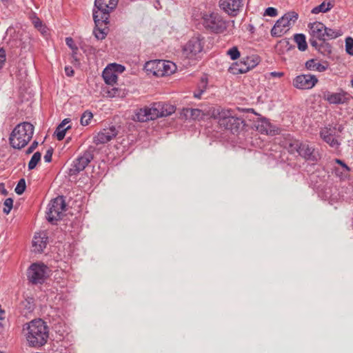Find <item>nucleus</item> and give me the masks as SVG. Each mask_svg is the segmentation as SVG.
I'll return each instance as SVG.
<instances>
[{
	"instance_id": "2",
	"label": "nucleus",
	"mask_w": 353,
	"mask_h": 353,
	"mask_svg": "<svg viewBox=\"0 0 353 353\" xmlns=\"http://www.w3.org/2000/svg\"><path fill=\"white\" fill-rule=\"evenodd\" d=\"M176 108L165 102L152 103L150 107H144L137 110L134 119L139 122H145L159 117H168L174 113Z\"/></svg>"
},
{
	"instance_id": "60",
	"label": "nucleus",
	"mask_w": 353,
	"mask_h": 353,
	"mask_svg": "<svg viewBox=\"0 0 353 353\" xmlns=\"http://www.w3.org/2000/svg\"><path fill=\"white\" fill-rule=\"evenodd\" d=\"M351 85L353 87V79L351 80Z\"/></svg>"
},
{
	"instance_id": "14",
	"label": "nucleus",
	"mask_w": 353,
	"mask_h": 353,
	"mask_svg": "<svg viewBox=\"0 0 353 353\" xmlns=\"http://www.w3.org/2000/svg\"><path fill=\"white\" fill-rule=\"evenodd\" d=\"M323 99L330 104H344L349 101L350 95L343 90H341L340 92H331L326 90L323 92Z\"/></svg>"
},
{
	"instance_id": "54",
	"label": "nucleus",
	"mask_w": 353,
	"mask_h": 353,
	"mask_svg": "<svg viewBox=\"0 0 353 353\" xmlns=\"http://www.w3.org/2000/svg\"><path fill=\"white\" fill-rule=\"evenodd\" d=\"M5 310L2 309L1 305H0V321L5 320Z\"/></svg>"
},
{
	"instance_id": "4",
	"label": "nucleus",
	"mask_w": 353,
	"mask_h": 353,
	"mask_svg": "<svg viewBox=\"0 0 353 353\" xmlns=\"http://www.w3.org/2000/svg\"><path fill=\"white\" fill-rule=\"evenodd\" d=\"M118 0H95L94 6L97 10L93 11V19L95 26H99L103 23H109L110 13L117 6Z\"/></svg>"
},
{
	"instance_id": "31",
	"label": "nucleus",
	"mask_w": 353,
	"mask_h": 353,
	"mask_svg": "<svg viewBox=\"0 0 353 353\" xmlns=\"http://www.w3.org/2000/svg\"><path fill=\"white\" fill-rule=\"evenodd\" d=\"M108 23L105 24L103 23L101 25L97 26L96 28L93 30V34H94L95 37L98 40H102L105 39V36L107 35V32L105 31V28H103V26H107Z\"/></svg>"
},
{
	"instance_id": "48",
	"label": "nucleus",
	"mask_w": 353,
	"mask_h": 353,
	"mask_svg": "<svg viewBox=\"0 0 353 353\" xmlns=\"http://www.w3.org/2000/svg\"><path fill=\"white\" fill-rule=\"evenodd\" d=\"M52 149H49L47 150L43 157L46 162L50 163L52 161Z\"/></svg>"
},
{
	"instance_id": "44",
	"label": "nucleus",
	"mask_w": 353,
	"mask_h": 353,
	"mask_svg": "<svg viewBox=\"0 0 353 353\" xmlns=\"http://www.w3.org/2000/svg\"><path fill=\"white\" fill-rule=\"evenodd\" d=\"M277 14V10L272 7L268 8L265 11V14L270 17H276Z\"/></svg>"
},
{
	"instance_id": "46",
	"label": "nucleus",
	"mask_w": 353,
	"mask_h": 353,
	"mask_svg": "<svg viewBox=\"0 0 353 353\" xmlns=\"http://www.w3.org/2000/svg\"><path fill=\"white\" fill-rule=\"evenodd\" d=\"M6 61V51L3 48H0V68H1Z\"/></svg>"
},
{
	"instance_id": "38",
	"label": "nucleus",
	"mask_w": 353,
	"mask_h": 353,
	"mask_svg": "<svg viewBox=\"0 0 353 353\" xmlns=\"http://www.w3.org/2000/svg\"><path fill=\"white\" fill-rule=\"evenodd\" d=\"M345 50L350 55H353V39L348 37L345 39Z\"/></svg>"
},
{
	"instance_id": "28",
	"label": "nucleus",
	"mask_w": 353,
	"mask_h": 353,
	"mask_svg": "<svg viewBox=\"0 0 353 353\" xmlns=\"http://www.w3.org/2000/svg\"><path fill=\"white\" fill-rule=\"evenodd\" d=\"M248 71L256 67L259 63V57L256 55L248 56L242 58Z\"/></svg>"
},
{
	"instance_id": "45",
	"label": "nucleus",
	"mask_w": 353,
	"mask_h": 353,
	"mask_svg": "<svg viewBox=\"0 0 353 353\" xmlns=\"http://www.w3.org/2000/svg\"><path fill=\"white\" fill-rule=\"evenodd\" d=\"M65 43L72 50H78V48L74 45V41L71 37H67L65 39Z\"/></svg>"
},
{
	"instance_id": "36",
	"label": "nucleus",
	"mask_w": 353,
	"mask_h": 353,
	"mask_svg": "<svg viewBox=\"0 0 353 353\" xmlns=\"http://www.w3.org/2000/svg\"><path fill=\"white\" fill-rule=\"evenodd\" d=\"M26 185L25 179H21L19 181V182L15 188L14 191L18 195H21L24 192V191L26 190Z\"/></svg>"
},
{
	"instance_id": "18",
	"label": "nucleus",
	"mask_w": 353,
	"mask_h": 353,
	"mask_svg": "<svg viewBox=\"0 0 353 353\" xmlns=\"http://www.w3.org/2000/svg\"><path fill=\"white\" fill-rule=\"evenodd\" d=\"M47 245V236L43 233L36 234L32 240V248L34 252L41 253Z\"/></svg>"
},
{
	"instance_id": "5",
	"label": "nucleus",
	"mask_w": 353,
	"mask_h": 353,
	"mask_svg": "<svg viewBox=\"0 0 353 353\" xmlns=\"http://www.w3.org/2000/svg\"><path fill=\"white\" fill-rule=\"evenodd\" d=\"M216 118L221 128L229 130L233 133L237 132L244 125V121L241 118L234 115L231 110L218 109Z\"/></svg>"
},
{
	"instance_id": "40",
	"label": "nucleus",
	"mask_w": 353,
	"mask_h": 353,
	"mask_svg": "<svg viewBox=\"0 0 353 353\" xmlns=\"http://www.w3.org/2000/svg\"><path fill=\"white\" fill-rule=\"evenodd\" d=\"M5 208H3V212L8 214L11 211L13 205V200L11 198H8L4 201Z\"/></svg>"
},
{
	"instance_id": "19",
	"label": "nucleus",
	"mask_w": 353,
	"mask_h": 353,
	"mask_svg": "<svg viewBox=\"0 0 353 353\" xmlns=\"http://www.w3.org/2000/svg\"><path fill=\"white\" fill-rule=\"evenodd\" d=\"M161 65V60H152L145 63V68L154 76L163 77Z\"/></svg>"
},
{
	"instance_id": "57",
	"label": "nucleus",
	"mask_w": 353,
	"mask_h": 353,
	"mask_svg": "<svg viewBox=\"0 0 353 353\" xmlns=\"http://www.w3.org/2000/svg\"><path fill=\"white\" fill-rule=\"evenodd\" d=\"M26 303H27L28 305H30V306L28 307V310H29L30 311H32V310H33V306L30 305V302H27V301H26ZM22 303H23V304H25V303H26V302H23Z\"/></svg>"
},
{
	"instance_id": "8",
	"label": "nucleus",
	"mask_w": 353,
	"mask_h": 353,
	"mask_svg": "<svg viewBox=\"0 0 353 353\" xmlns=\"http://www.w3.org/2000/svg\"><path fill=\"white\" fill-rule=\"evenodd\" d=\"M203 24L206 29L216 33H221L225 30L226 22L218 13L205 14L203 17Z\"/></svg>"
},
{
	"instance_id": "43",
	"label": "nucleus",
	"mask_w": 353,
	"mask_h": 353,
	"mask_svg": "<svg viewBox=\"0 0 353 353\" xmlns=\"http://www.w3.org/2000/svg\"><path fill=\"white\" fill-rule=\"evenodd\" d=\"M279 45L281 46V47L286 48L288 50H290L293 48L292 45L290 43L289 40L287 39H283L281 40L279 43Z\"/></svg>"
},
{
	"instance_id": "53",
	"label": "nucleus",
	"mask_w": 353,
	"mask_h": 353,
	"mask_svg": "<svg viewBox=\"0 0 353 353\" xmlns=\"http://www.w3.org/2000/svg\"><path fill=\"white\" fill-rule=\"evenodd\" d=\"M204 92V89H201L198 92L194 93V97L196 99H200L202 93Z\"/></svg>"
},
{
	"instance_id": "49",
	"label": "nucleus",
	"mask_w": 353,
	"mask_h": 353,
	"mask_svg": "<svg viewBox=\"0 0 353 353\" xmlns=\"http://www.w3.org/2000/svg\"><path fill=\"white\" fill-rule=\"evenodd\" d=\"M38 142L34 141L32 143L31 145L28 148L26 151V154H30L32 153L37 147Z\"/></svg>"
},
{
	"instance_id": "30",
	"label": "nucleus",
	"mask_w": 353,
	"mask_h": 353,
	"mask_svg": "<svg viewBox=\"0 0 353 353\" xmlns=\"http://www.w3.org/2000/svg\"><path fill=\"white\" fill-rule=\"evenodd\" d=\"M183 111L186 117L190 116L192 119H199L203 116L202 111L199 109L187 108L184 109Z\"/></svg>"
},
{
	"instance_id": "51",
	"label": "nucleus",
	"mask_w": 353,
	"mask_h": 353,
	"mask_svg": "<svg viewBox=\"0 0 353 353\" xmlns=\"http://www.w3.org/2000/svg\"><path fill=\"white\" fill-rule=\"evenodd\" d=\"M310 43L311 44L312 46L314 47L316 49H318V50L319 49L318 42L316 41L315 37H312L310 39Z\"/></svg>"
},
{
	"instance_id": "13",
	"label": "nucleus",
	"mask_w": 353,
	"mask_h": 353,
	"mask_svg": "<svg viewBox=\"0 0 353 353\" xmlns=\"http://www.w3.org/2000/svg\"><path fill=\"white\" fill-rule=\"evenodd\" d=\"M243 1L244 0H219V6L225 12L234 17L243 8Z\"/></svg>"
},
{
	"instance_id": "39",
	"label": "nucleus",
	"mask_w": 353,
	"mask_h": 353,
	"mask_svg": "<svg viewBox=\"0 0 353 353\" xmlns=\"http://www.w3.org/2000/svg\"><path fill=\"white\" fill-rule=\"evenodd\" d=\"M227 54L230 57L232 60H236L240 57V52L236 46L229 49L227 52Z\"/></svg>"
},
{
	"instance_id": "61",
	"label": "nucleus",
	"mask_w": 353,
	"mask_h": 353,
	"mask_svg": "<svg viewBox=\"0 0 353 353\" xmlns=\"http://www.w3.org/2000/svg\"><path fill=\"white\" fill-rule=\"evenodd\" d=\"M0 353H3V352H0Z\"/></svg>"
},
{
	"instance_id": "26",
	"label": "nucleus",
	"mask_w": 353,
	"mask_h": 353,
	"mask_svg": "<svg viewBox=\"0 0 353 353\" xmlns=\"http://www.w3.org/2000/svg\"><path fill=\"white\" fill-rule=\"evenodd\" d=\"M229 70L234 74H243L248 71L242 59L240 61L233 63L230 67Z\"/></svg>"
},
{
	"instance_id": "6",
	"label": "nucleus",
	"mask_w": 353,
	"mask_h": 353,
	"mask_svg": "<svg viewBox=\"0 0 353 353\" xmlns=\"http://www.w3.org/2000/svg\"><path fill=\"white\" fill-rule=\"evenodd\" d=\"M298 14L289 12L280 18L271 30L272 37H281L286 33L298 19Z\"/></svg>"
},
{
	"instance_id": "50",
	"label": "nucleus",
	"mask_w": 353,
	"mask_h": 353,
	"mask_svg": "<svg viewBox=\"0 0 353 353\" xmlns=\"http://www.w3.org/2000/svg\"><path fill=\"white\" fill-rule=\"evenodd\" d=\"M65 72L67 76L72 77L74 74V70L70 66H65Z\"/></svg>"
},
{
	"instance_id": "11",
	"label": "nucleus",
	"mask_w": 353,
	"mask_h": 353,
	"mask_svg": "<svg viewBox=\"0 0 353 353\" xmlns=\"http://www.w3.org/2000/svg\"><path fill=\"white\" fill-rule=\"evenodd\" d=\"M203 44V39L199 37L191 38L183 48L185 54L188 58L194 57L202 52Z\"/></svg>"
},
{
	"instance_id": "12",
	"label": "nucleus",
	"mask_w": 353,
	"mask_h": 353,
	"mask_svg": "<svg viewBox=\"0 0 353 353\" xmlns=\"http://www.w3.org/2000/svg\"><path fill=\"white\" fill-rule=\"evenodd\" d=\"M318 82V79L312 74H301L296 77L293 80V85L301 90L311 89Z\"/></svg>"
},
{
	"instance_id": "1",
	"label": "nucleus",
	"mask_w": 353,
	"mask_h": 353,
	"mask_svg": "<svg viewBox=\"0 0 353 353\" xmlns=\"http://www.w3.org/2000/svg\"><path fill=\"white\" fill-rule=\"evenodd\" d=\"M23 334L28 345L32 347H40L44 345L49 336L48 327L46 323L40 319L24 324Z\"/></svg>"
},
{
	"instance_id": "24",
	"label": "nucleus",
	"mask_w": 353,
	"mask_h": 353,
	"mask_svg": "<svg viewBox=\"0 0 353 353\" xmlns=\"http://www.w3.org/2000/svg\"><path fill=\"white\" fill-rule=\"evenodd\" d=\"M333 6L334 5L330 0H325L320 5L313 8L311 10V12L314 14H319L320 12L325 13L330 11L333 8Z\"/></svg>"
},
{
	"instance_id": "22",
	"label": "nucleus",
	"mask_w": 353,
	"mask_h": 353,
	"mask_svg": "<svg viewBox=\"0 0 353 353\" xmlns=\"http://www.w3.org/2000/svg\"><path fill=\"white\" fill-rule=\"evenodd\" d=\"M70 120L69 119H65L57 127L54 134H56L57 139L59 141L63 139L66 130L70 128V125L65 126L68 123H70Z\"/></svg>"
},
{
	"instance_id": "15",
	"label": "nucleus",
	"mask_w": 353,
	"mask_h": 353,
	"mask_svg": "<svg viewBox=\"0 0 353 353\" xmlns=\"http://www.w3.org/2000/svg\"><path fill=\"white\" fill-rule=\"evenodd\" d=\"M117 134L118 130L114 126L104 128L94 137L93 142L97 145L106 143L115 138Z\"/></svg>"
},
{
	"instance_id": "34",
	"label": "nucleus",
	"mask_w": 353,
	"mask_h": 353,
	"mask_svg": "<svg viewBox=\"0 0 353 353\" xmlns=\"http://www.w3.org/2000/svg\"><path fill=\"white\" fill-rule=\"evenodd\" d=\"M301 146V143L299 141L297 140H293L290 141V142L288 144V150L290 152L294 153L298 152L299 151L300 147Z\"/></svg>"
},
{
	"instance_id": "23",
	"label": "nucleus",
	"mask_w": 353,
	"mask_h": 353,
	"mask_svg": "<svg viewBox=\"0 0 353 353\" xmlns=\"http://www.w3.org/2000/svg\"><path fill=\"white\" fill-rule=\"evenodd\" d=\"M327 64H322L316 62L315 59H310L305 63V68L310 70H316L318 72H324L327 69Z\"/></svg>"
},
{
	"instance_id": "37",
	"label": "nucleus",
	"mask_w": 353,
	"mask_h": 353,
	"mask_svg": "<svg viewBox=\"0 0 353 353\" xmlns=\"http://www.w3.org/2000/svg\"><path fill=\"white\" fill-rule=\"evenodd\" d=\"M92 114L90 112H85L81 117V123L83 125H87L89 124L90 120L92 119Z\"/></svg>"
},
{
	"instance_id": "56",
	"label": "nucleus",
	"mask_w": 353,
	"mask_h": 353,
	"mask_svg": "<svg viewBox=\"0 0 353 353\" xmlns=\"http://www.w3.org/2000/svg\"><path fill=\"white\" fill-rule=\"evenodd\" d=\"M117 89H112L113 93L112 94L110 92H109L110 97H115L116 96V92H117Z\"/></svg>"
},
{
	"instance_id": "42",
	"label": "nucleus",
	"mask_w": 353,
	"mask_h": 353,
	"mask_svg": "<svg viewBox=\"0 0 353 353\" xmlns=\"http://www.w3.org/2000/svg\"><path fill=\"white\" fill-rule=\"evenodd\" d=\"M109 65L112 68V70L114 71L116 74L122 73L125 70L124 66L119 64L111 63Z\"/></svg>"
},
{
	"instance_id": "59",
	"label": "nucleus",
	"mask_w": 353,
	"mask_h": 353,
	"mask_svg": "<svg viewBox=\"0 0 353 353\" xmlns=\"http://www.w3.org/2000/svg\"><path fill=\"white\" fill-rule=\"evenodd\" d=\"M1 321H0V327L3 328V324L2 323Z\"/></svg>"
},
{
	"instance_id": "25",
	"label": "nucleus",
	"mask_w": 353,
	"mask_h": 353,
	"mask_svg": "<svg viewBox=\"0 0 353 353\" xmlns=\"http://www.w3.org/2000/svg\"><path fill=\"white\" fill-rule=\"evenodd\" d=\"M294 41L297 45V48L300 51L304 52L307 49V43L305 34L302 33H297L294 34Z\"/></svg>"
},
{
	"instance_id": "33",
	"label": "nucleus",
	"mask_w": 353,
	"mask_h": 353,
	"mask_svg": "<svg viewBox=\"0 0 353 353\" xmlns=\"http://www.w3.org/2000/svg\"><path fill=\"white\" fill-rule=\"evenodd\" d=\"M257 129L261 133H264L266 134H269L271 133L270 123L266 120L262 121L261 123L257 126Z\"/></svg>"
},
{
	"instance_id": "7",
	"label": "nucleus",
	"mask_w": 353,
	"mask_h": 353,
	"mask_svg": "<svg viewBox=\"0 0 353 353\" xmlns=\"http://www.w3.org/2000/svg\"><path fill=\"white\" fill-rule=\"evenodd\" d=\"M65 202L63 196H59L52 199L48 204L47 219L49 222L54 223L60 220L65 210Z\"/></svg>"
},
{
	"instance_id": "47",
	"label": "nucleus",
	"mask_w": 353,
	"mask_h": 353,
	"mask_svg": "<svg viewBox=\"0 0 353 353\" xmlns=\"http://www.w3.org/2000/svg\"><path fill=\"white\" fill-rule=\"evenodd\" d=\"M77 51H78V50H72V56H71L72 63H73L74 64L79 65L80 61H79V59L78 58V56H77Z\"/></svg>"
},
{
	"instance_id": "35",
	"label": "nucleus",
	"mask_w": 353,
	"mask_h": 353,
	"mask_svg": "<svg viewBox=\"0 0 353 353\" xmlns=\"http://www.w3.org/2000/svg\"><path fill=\"white\" fill-rule=\"evenodd\" d=\"M323 139L332 148H337L339 145V143L335 139L334 133H332L330 135L323 138Z\"/></svg>"
},
{
	"instance_id": "3",
	"label": "nucleus",
	"mask_w": 353,
	"mask_h": 353,
	"mask_svg": "<svg viewBox=\"0 0 353 353\" xmlns=\"http://www.w3.org/2000/svg\"><path fill=\"white\" fill-rule=\"evenodd\" d=\"M34 133V126L30 123L18 124L9 138L11 146L16 149L24 148L31 140Z\"/></svg>"
},
{
	"instance_id": "55",
	"label": "nucleus",
	"mask_w": 353,
	"mask_h": 353,
	"mask_svg": "<svg viewBox=\"0 0 353 353\" xmlns=\"http://www.w3.org/2000/svg\"><path fill=\"white\" fill-rule=\"evenodd\" d=\"M34 26L38 28L39 27H41L42 22L39 19H37V20L34 21Z\"/></svg>"
},
{
	"instance_id": "27",
	"label": "nucleus",
	"mask_w": 353,
	"mask_h": 353,
	"mask_svg": "<svg viewBox=\"0 0 353 353\" xmlns=\"http://www.w3.org/2000/svg\"><path fill=\"white\" fill-rule=\"evenodd\" d=\"M324 41L327 39H334L343 34V32L340 29H332L327 28L325 26Z\"/></svg>"
},
{
	"instance_id": "20",
	"label": "nucleus",
	"mask_w": 353,
	"mask_h": 353,
	"mask_svg": "<svg viewBox=\"0 0 353 353\" xmlns=\"http://www.w3.org/2000/svg\"><path fill=\"white\" fill-rule=\"evenodd\" d=\"M314 148L310 147L308 144L301 143L299 154L307 160L315 161H317V157L314 154Z\"/></svg>"
},
{
	"instance_id": "9",
	"label": "nucleus",
	"mask_w": 353,
	"mask_h": 353,
	"mask_svg": "<svg viewBox=\"0 0 353 353\" xmlns=\"http://www.w3.org/2000/svg\"><path fill=\"white\" fill-rule=\"evenodd\" d=\"M48 267L43 263H33L27 271L28 281L32 284L42 283L48 276Z\"/></svg>"
},
{
	"instance_id": "41",
	"label": "nucleus",
	"mask_w": 353,
	"mask_h": 353,
	"mask_svg": "<svg viewBox=\"0 0 353 353\" xmlns=\"http://www.w3.org/2000/svg\"><path fill=\"white\" fill-rule=\"evenodd\" d=\"M332 133H335V128L332 127L325 128L321 131V137L323 139L328 135H330Z\"/></svg>"
},
{
	"instance_id": "10",
	"label": "nucleus",
	"mask_w": 353,
	"mask_h": 353,
	"mask_svg": "<svg viewBox=\"0 0 353 353\" xmlns=\"http://www.w3.org/2000/svg\"><path fill=\"white\" fill-rule=\"evenodd\" d=\"M93 159V154L90 150H87L73 161L70 168L69 174L76 175L83 170L88 163Z\"/></svg>"
},
{
	"instance_id": "58",
	"label": "nucleus",
	"mask_w": 353,
	"mask_h": 353,
	"mask_svg": "<svg viewBox=\"0 0 353 353\" xmlns=\"http://www.w3.org/2000/svg\"><path fill=\"white\" fill-rule=\"evenodd\" d=\"M1 191H2V193L4 194V195H6L8 194V192L6 189H4L3 188V189H1Z\"/></svg>"
},
{
	"instance_id": "29",
	"label": "nucleus",
	"mask_w": 353,
	"mask_h": 353,
	"mask_svg": "<svg viewBox=\"0 0 353 353\" xmlns=\"http://www.w3.org/2000/svg\"><path fill=\"white\" fill-rule=\"evenodd\" d=\"M161 65L163 76L172 74L176 69V65L169 61L161 60Z\"/></svg>"
},
{
	"instance_id": "17",
	"label": "nucleus",
	"mask_w": 353,
	"mask_h": 353,
	"mask_svg": "<svg viewBox=\"0 0 353 353\" xmlns=\"http://www.w3.org/2000/svg\"><path fill=\"white\" fill-rule=\"evenodd\" d=\"M308 28L310 29V34L312 37L324 41L323 32L325 31V25L323 23L319 21L310 23Z\"/></svg>"
},
{
	"instance_id": "32",
	"label": "nucleus",
	"mask_w": 353,
	"mask_h": 353,
	"mask_svg": "<svg viewBox=\"0 0 353 353\" xmlns=\"http://www.w3.org/2000/svg\"><path fill=\"white\" fill-rule=\"evenodd\" d=\"M41 154L39 152H36L32 157L28 163V169L33 170L40 161Z\"/></svg>"
},
{
	"instance_id": "52",
	"label": "nucleus",
	"mask_w": 353,
	"mask_h": 353,
	"mask_svg": "<svg viewBox=\"0 0 353 353\" xmlns=\"http://www.w3.org/2000/svg\"><path fill=\"white\" fill-rule=\"evenodd\" d=\"M269 75L272 77H281L283 76V73L280 72H272Z\"/></svg>"
},
{
	"instance_id": "16",
	"label": "nucleus",
	"mask_w": 353,
	"mask_h": 353,
	"mask_svg": "<svg viewBox=\"0 0 353 353\" xmlns=\"http://www.w3.org/2000/svg\"><path fill=\"white\" fill-rule=\"evenodd\" d=\"M339 166L333 165L332 171L334 175L341 181H345L349 178L350 168L342 160L335 159L333 160Z\"/></svg>"
},
{
	"instance_id": "21",
	"label": "nucleus",
	"mask_w": 353,
	"mask_h": 353,
	"mask_svg": "<svg viewBox=\"0 0 353 353\" xmlns=\"http://www.w3.org/2000/svg\"><path fill=\"white\" fill-rule=\"evenodd\" d=\"M102 76L105 82L109 85H113L117 81V74L110 65L104 69Z\"/></svg>"
}]
</instances>
